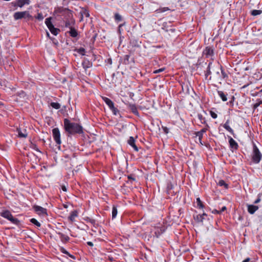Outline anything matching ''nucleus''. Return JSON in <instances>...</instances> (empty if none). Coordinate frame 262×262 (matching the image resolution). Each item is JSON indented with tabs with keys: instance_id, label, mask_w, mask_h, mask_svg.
I'll return each mask as SVG.
<instances>
[{
	"instance_id": "2",
	"label": "nucleus",
	"mask_w": 262,
	"mask_h": 262,
	"mask_svg": "<svg viewBox=\"0 0 262 262\" xmlns=\"http://www.w3.org/2000/svg\"><path fill=\"white\" fill-rule=\"evenodd\" d=\"M0 215L3 217L7 219L13 224L18 225L19 224V221L17 219L13 217L10 211L8 210H3L1 212Z\"/></svg>"
},
{
	"instance_id": "9",
	"label": "nucleus",
	"mask_w": 262,
	"mask_h": 262,
	"mask_svg": "<svg viewBox=\"0 0 262 262\" xmlns=\"http://www.w3.org/2000/svg\"><path fill=\"white\" fill-rule=\"evenodd\" d=\"M213 53V50L211 47H207L203 51V54L206 57L212 56Z\"/></svg>"
},
{
	"instance_id": "22",
	"label": "nucleus",
	"mask_w": 262,
	"mask_h": 262,
	"mask_svg": "<svg viewBox=\"0 0 262 262\" xmlns=\"http://www.w3.org/2000/svg\"><path fill=\"white\" fill-rule=\"evenodd\" d=\"M129 58H130L129 55H125L123 57V59H122L121 60V62L124 64H125V65L128 64L130 63Z\"/></svg>"
},
{
	"instance_id": "42",
	"label": "nucleus",
	"mask_w": 262,
	"mask_h": 262,
	"mask_svg": "<svg viewBox=\"0 0 262 262\" xmlns=\"http://www.w3.org/2000/svg\"><path fill=\"white\" fill-rule=\"evenodd\" d=\"M210 114L211 117L213 118V119H216L217 117V114L213 111H210Z\"/></svg>"
},
{
	"instance_id": "15",
	"label": "nucleus",
	"mask_w": 262,
	"mask_h": 262,
	"mask_svg": "<svg viewBox=\"0 0 262 262\" xmlns=\"http://www.w3.org/2000/svg\"><path fill=\"white\" fill-rule=\"evenodd\" d=\"M102 100L105 102V103L108 105L109 108L113 107V106L114 105V102L108 98L102 96L101 97Z\"/></svg>"
},
{
	"instance_id": "51",
	"label": "nucleus",
	"mask_w": 262,
	"mask_h": 262,
	"mask_svg": "<svg viewBox=\"0 0 262 262\" xmlns=\"http://www.w3.org/2000/svg\"><path fill=\"white\" fill-rule=\"evenodd\" d=\"M259 93H260V92H256L255 93L252 94V95L253 96H256L258 95Z\"/></svg>"
},
{
	"instance_id": "55",
	"label": "nucleus",
	"mask_w": 262,
	"mask_h": 262,
	"mask_svg": "<svg viewBox=\"0 0 262 262\" xmlns=\"http://www.w3.org/2000/svg\"><path fill=\"white\" fill-rule=\"evenodd\" d=\"M47 35L48 37H49V36H50V34L48 32H47Z\"/></svg>"
},
{
	"instance_id": "38",
	"label": "nucleus",
	"mask_w": 262,
	"mask_h": 262,
	"mask_svg": "<svg viewBox=\"0 0 262 262\" xmlns=\"http://www.w3.org/2000/svg\"><path fill=\"white\" fill-rule=\"evenodd\" d=\"M30 148L32 149H33L38 152H40V150L38 149L37 145L35 144L31 143V144L30 145Z\"/></svg>"
},
{
	"instance_id": "29",
	"label": "nucleus",
	"mask_w": 262,
	"mask_h": 262,
	"mask_svg": "<svg viewBox=\"0 0 262 262\" xmlns=\"http://www.w3.org/2000/svg\"><path fill=\"white\" fill-rule=\"evenodd\" d=\"M262 104V100L258 99L256 100V102L253 105V108L254 110H256L258 106Z\"/></svg>"
},
{
	"instance_id": "21",
	"label": "nucleus",
	"mask_w": 262,
	"mask_h": 262,
	"mask_svg": "<svg viewBox=\"0 0 262 262\" xmlns=\"http://www.w3.org/2000/svg\"><path fill=\"white\" fill-rule=\"evenodd\" d=\"M78 215V212L76 210H74L70 213L68 219L72 222L75 221V217Z\"/></svg>"
},
{
	"instance_id": "44",
	"label": "nucleus",
	"mask_w": 262,
	"mask_h": 262,
	"mask_svg": "<svg viewBox=\"0 0 262 262\" xmlns=\"http://www.w3.org/2000/svg\"><path fill=\"white\" fill-rule=\"evenodd\" d=\"M127 178L129 180H132V181L136 180V178H135V176L133 174L128 176Z\"/></svg>"
},
{
	"instance_id": "31",
	"label": "nucleus",
	"mask_w": 262,
	"mask_h": 262,
	"mask_svg": "<svg viewBox=\"0 0 262 262\" xmlns=\"http://www.w3.org/2000/svg\"><path fill=\"white\" fill-rule=\"evenodd\" d=\"M118 211L117 207L115 206H113L112 208V219H115L117 215Z\"/></svg>"
},
{
	"instance_id": "37",
	"label": "nucleus",
	"mask_w": 262,
	"mask_h": 262,
	"mask_svg": "<svg viewBox=\"0 0 262 262\" xmlns=\"http://www.w3.org/2000/svg\"><path fill=\"white\" fill-rule=\"evenodd\" d=\"M110 110L112 111L113 114L115 115H117L119 113V110L116 108L114 105L113 106V107L110 108Z\"/></svg>"
},
{
	"instance_id": "43",
	"label": "nucleus",
	"mask_w": 262,
	"mask_h": 262,
	"mask_svg": "<svg viewBox=\"0 0 262 262\" xmlns=\"http://www.w3.org/2000/svg\"><path fill=\"white\" fill-rule=\"evenodd\" d=\"M164 70H165V68H161V69L156 70L155 71H154V73H155V74L159 73L164 71Z\"/></svg>"
},
{
	"instance_id": "20",
	"label": "nucleus",
	"mask_w": 262,
	"mask_h": 262,
	"mask_svg": "<svg viewBox=\"0 0 262 262\" xmlns=\"http://www.w3.org/2000/svg\"><path fill=\"white\" fill-rule=\"evenodd\" d=\"M224 128L230 133L231 134L234 135L233 130L229 126V121L227 120L223 125Z\"/></svg>"
},
{
	"instance_id": "26",
	"label": "nucleus",
	"mask_w": 262,
	"mask_h": 262,
	"mask_svg": "<svg viewBox=\"0 0 262 262\" xmlns=\"http://www.w3.org/2000/svg\"><path fill=\"white\" fill-rule=\"evenodd\" d=\"M74 24V21L72 20H66L64 23V26L66 28H69V29L73 27V25Z\"/></svg>"
},
{
	"instance_id": "1",
	"label": "nucleus",
	"mask_w": 262,
	"mask_h": 262,
	"mask_svg": "<svg viewBox=\"0 0 262 262\" xmlns=\"http://www.w3.org/2000/svg\"><path fill=\"white\" fill-rule=\"evenodd\" d=\"M64 127L66 131L71 135L83 133L82 126L76 123L71 122L68 119H64Z\"/></svg>"
},
{
	"instance_id": "53",
	"label": "nucleus",
	"mask_w": 262,
	"mask_h": 262,
	"mask_svg": "<svg viewBox=\"0 0 262 262\" xmlns=\"http://www.w3.org/2000/svg\"><path fill=\"white\" fill-rule=\"evenodd\" d=\"M62 190L64 191H67V189L66 188L65 186H63L62 188Z\"/></svg>"
},
{
	"instance_id": "7",
	"label": "nucleus",
	"mask_w": 262,
	"mask_h": 262,
	"mask_svg": "<svg viewBox=\"0 0 262 262\" xmlns=\"http://www.w3.org/2000/svg\"><path fill=\"white\" fill-rule=\"evenodd\" d=\"M209 127L208 125L207 124L206 127H204L200 131L195 133L196 136L198 137L199 142L201 145H203V143L202 142L203 134L206 132Z\"/></svg>"
},
{
	"instance_id": "39",
	"label": "nucleus",
	"mask_w": 262,
	"mask_h": 262,
	"mask_svg": "<svg viewBox=\"0 0 262 262\" xmlns=\"http://www.w3.org/2000/svg\"><path fill=\"white\" fill-rule=\"evenodd\" d=\"M35 18H36V19H37L38 20H43V19L44 17H43V15H42V13H38L37 14V16H36V17H35Z\"/></svg>"
},
{
	"instance_id": "6",
	"label": "nucleus",
	"mask_w": 262,
	"mask_h": 262,
	"mask_svg": "<svg viewBox=\"0 0 262 262\" xmlns=\"http://www.w3.org/2000/svg\"><path fill=\"white\" fill-rule=\"evenodd\" d=\"M53 137L56 143L60 145L61 143L60 139V133L58 128H54L52 129Z\"/></svg>"
},
{
	"instance_id": "4",
	"label": "nucleus",
	"mask_w": 262,
	"mask_h": 262,
	"mask_svg": "<svg viewBox=\"0 0 262 262\" xmlns=\"http://www.w3.org/2000/svg\"><path fill=\"white\" fill-rule=\"evenodd\" d=\"M262 158V155L259 151L257 147L254 145L253 146V150L252 154V161L255 163H258L261 160Z\"/></svg>"
},
{
	"instance_id": "14",
	"label": "nucleus",
	"mask_w": 262,
	"mask_h": 262,
	"mask_svg": "<svg viewBox=\"0 0 262 262\" xmlns=\"http://www.w3.org/2000/svg\"><path fill=\"white\" fill-rule=\"evenodd\" d=\"M57 234L59 235L60 239L62 243H65L69 241L70 237L68 235L61 232H58Z\"/></svg>"
},
{
	"instance_id": "36",
	"label": "nucleus",
	"mask_w": 262,
	"mask_h": 262,
	"mask_svg": "<svg viewBox=\"0 0 262 262\" xmlns=\"http://www.w3.org/2000/svg\"><path fill=\"white\" fill-rule=\"evenodd\" d=\"M115 20L117 21H120L122 20V16L119 13L115 14Z\"/></svg>"
},
{
	"instance_id": "48",
	"label": "nucleus",
	"mask_w": 262,
	"mask_h": 262,
	"mask_svg": "<svg viewBox=\"0 0 262 262\" xmlns=\"http://www.w3.org/2000/svg\"><path fill=\"white\" fill-rule=\"evenodd\" d=\"M226 209H227V208L226 206H223L220 211H221V212H222L224 211L225 210H226Z\"/></svg>"
},
{
	"instance_id": "18",
	"label": "nucleus",
	"mask_w": 262,
	"mask_h": 262,
	"mask_svg": "<svg viewBox=\"0 0 262 262\" xmlns=\"http://www.w3.org/2000/svg\"><path fill=\"white\" fill-rule=\"evenodd\" d=\"M30 3V0H18L17 2V5L20 7H23L25 5H29Z\"/></svg>"
},
{
	"instance_id": "5",
	"label": "nucleus",
	"mask_w": 262,
	"mask_h": 262,
	"mask_svg": "<svg viewBox=\"0 0 262 262\" xmlns=\"http://www.w3.org/2000/svg\"><path fill=\"white\" fill-rule=\"evenodd\" d=\"M34 211L40 217H45L48 216L47 210L40 206L35 205L33 206Z\"/></svg>"
},
{
	"instance_id": "45",
	"label": "nucleus",
	"mask_w": 262,
	"mask_h": 262,
	"mask_svg": "<svg viewBox=\"0 0 262 262\" xmlns=\"http://www.w3.org/2000/svg\"><path fill=\"white\" fill-rule=\"evenodd\" d=\"M261 201L260 195L258 194L257 199L254 202V204H257Z\"/></svg>"
},
{
	"instance_id": "47",
	"label": "nucleus",
	"mask_w": 262,
	"mask_h": 262,
	"mask_svg": "<svg viewBox=\"0 0 262 262\" xmlns=\"http://www.w3.org/2000/svg\"><path fill=\"white\" fill-rule=\"evenodd\" d=\"M163 130L165 134H167L168 133L169 129L167 127H162Z\"/></svg>"
},
{
	"instance_id": "25",
	"label": "nucleus",
	"mask_w": 262,
	"mask_h": 262,
	"mask_svg": "<svg viewBox=\"0 0 262 262\" xmlns=\"http://www.w3.org/2000/svg\"><path fill=\"white\" fill-rule=\"evenodd\" d=\"M70 30L69 31V34L70 36L72 37H77V36L78 35V33L76 30L73 27L70 28Z\"/></svg>"
},
{
	"instance_id": "27",
	"label": "nucleus",
	"mask_w": 262,
	"mask_h": 262,
	"mask_svg": "<svg viewBox=\"0 0 262 262\" xmlns=\"http://www.w3.org/2000/svg\"><path fill=\"white\" fill-rule=\"evenodd\" d=\"M196 203L197 205V207L200 209H203L204 207V206L200 198H198L196 199Z\"/></svg>"
},
{
	"instance_id": "13",
	"label": "nucleus",
	"mask_w": 262,
	"mask_h": 262,
	"mask_svg": "<svg viewBox=\"0 0 262 262\" xmlns=\"http://www.w3.org/2000/svg\"><path fill=\"white\" fill-rule=\"evenodd\" d=\"M16 131L18 133V137L25 138L27 137L28 134L26 129H24L22 130L20 128H17Z\"/></svg>"
},
{
	"instance_id": "40",
	"label": "nucleus",
	"mask_w": 262,
	"mask_h": 262,
	"mask_svg": "<svg viewBox=\"0 0 262 262\" xmlns=\"http://www.w3.org/2000/svg\"><path fill=\"white\" fill-rule=\"evenodd\" d=\"M168 10H169V9L168 8V7H163V8H161L160 9H159L158 10V12H164L166 11H168Z\"/></svg>"
},
{
	"instance_id": "49",
	"label": "nucleus",
	"mask_w": 262,
	"mask_h": 262,
	"mask_svg": "<svg viewBox=\"0 0 262 262\" xmlns=\"http://www.w3.org/2000/svg\"><path fill=\"white\" fill-rule=\"evenodd\" d=\"M87 244L91 247H92L94 245L93 243L92 242H88Z\"/></svg>"
},
{
	"instance_id": "3",
	"label": "nucleus",
	"mask_w": 262,
	"mask_h": 262,
	"mask_svg": "<svg viewBox=\"0 0 262 262\" xmlns=\"http://www.w3.org/2000/svg\"><path fill=\"white\" fill-rule=\"evenodd\" d=\"M52 17H50L46 19L45 24L52 34L56 36L60 32V30L54 27L51 22Z\"/></svg>"
},
{
	"instance_id": "28",
	"label": "nucleus",
	"mask_w": 262,
	"mask_h": 262,
	"mask_svg": "<svg viewBox=\"0 0 262 262\" xmlns=\"http://www.w3.org/2000/svg\"><path fill=\"white\" fill-rule=\"evenodd\" d=\"M211 64H212V62H210L208 65L207 70L205 73L206 78H207L209 75H210L211 74V72L210 71Z\"/></svg>"
},
{
	"instance_id": "24",
	"label": "nucleus",
	"mask_w": 262,
	"mask_h": 262,
	"mask_svg": "<svg viewBox=\"0 0 262 262\" xmlns=\"http://www.w3.org/2000/svg\"><path fill=\"white\" fill-rule=\"evenodd\" d=\"M129 108L132 112L136 116H139V112L137 110V108L135 104H130L129 105Z\"/></svg>"
},
{
	"instance_id": "30",
	"label": "nucleus",
	"mask_w": 262,
	"mask_h": 262,
	"mask_svg": "<svg viewBox=\"0 0 262 262\" xmlns=\"http://www.w3.org/2000/svg\"><path fill=\"white\" fill-rule=\"evenodd\" d=\"M217 185L220 186H223L225 188H228V185L223 180H220L217 183Z\"/></svg>"
},
{
	"instance_id": "8",
	"label": "nucleus",
	"mask_w": 262,
	"mask_h": 262,
	"mask_svg": "<svg viewBox=\"0 0 262 262\" xmlns=\"http://www.w3.org/2000/svg\"><path fill=\"white\" fill-rule=\"evenodd\" d=\"M25 17H31L28 11L17 12L14 14V18L15 20L21 19Z\"/></svg>"
},
{
	"instance_id": "34",
	"label": "nucleus",
	"mask_w": 262,
	"mask_h": 262,
	"mask_svg": "<svg viewBox=\"0 0 262 262\" xmlns=\"http://www.w3.org/2000/svg\"><path fill=\"white\" fill-rule=\"evenodd\" d=\"M262 13L261 10H253L251 11V15L253 16H256L258 15H260Z\"/></svg>"
},
{
	"instance_id": "54",
	"label": "nucleus",
	"mask_w": 262,
	"mask_h": 262,
	"mask_svg": "<svg viewBox=\"0 0 262 262\" xmlns=\"http://www.w3.org/2000/svg\"><path fill=\"white\" fill-rule=\"evenodd\" d=\"M124 25V24H120L119 26V30H120V28Z\"/></svg>"
},
{
	"instance_id": "33",
	"label": "nucleus",
	"mask_w": 262,
	"mask_h": 262,
	"mask_svg": "<svg viewBox=\"0 0 262 262\" xmlns=\"http://www.w3.org/2000/svg\"><path fill=\"white\" fill-rule=\"evenodd\" d=\"M50 105L54 108L58 110L60 108V104L58 102H51Z\"/></svg>"
},
{
	"instance_id": "41",
	"label": "nucleus",
	"mask_w": 262,
	"mask_h": 262,
	"mask_svg": "<svg viewBox=\"0 0 262 262\" xmlns=\"http://www.w3.org/2000/svg\"><path fill=\"white\" fill-rule=\"evenodd\" d=\"M78 52L79 54L83 55H84L85 52V49L84 48H81L78 49Z\"/></svg>"
},
{
	"instance_id": "16",
	"label": "nucleus",
	"mask_w": 262,
	"mask_h": 262,
	"mask_svg": "<svg viewBox=\"0 0 262 262\" xmlns=\"http://www.w3.org/2000/svg\"><path fill=\"white\" fill-rule=\"evenodd\" d=\"M220 69H221V76L220 78V81L219 82V83H222L221 81L227 78L228 77V76L227 74L224 70L223 67L222 66H220Z\"/></svg>"
},
{
	"instance_id": "56",
	"label": "nucleus",
	"mask_w": 262,
	"mask_h": 262,
	"mask_svg": "<svg viewBox=\"0 0 262 262\" xmlns=\"http://www.w3.org/2000/svg\"><path fill=\"white\" fill-rule=\"evenodd\" d=\"M216 74H217V75H220V72H217L216 73Z\"/></svg>"
},
{
	"instance_id": "10",
	"label": "nucleus",
	"mask_w": 262,
	"mask_h": 262,
	"mask_svg": "<svg viewBox=\"0 0 262 262\" xmlns=\"http://www.w3.org/2000/svg\"><path fill=\"white\" fill-rule=\"evenodd\" d=\"M259 207L258 206L253 205H247V210L248 212L251 214H254L258 209Z\"/></svg>"
},
{
	"instance_id": "50",
	"label": "nucleus",
	"mask_w": 262,
	"mask_h": 262,
	"mask_svg": "<svg viewBox=\"0 0 262 262\" xmlns=\"http://www.w3.org/2000/svg\"><path fill=\"white\" fill-rule=\"evenodd\" d=\"M250 260V258L248 257V258H246L245 260H244L243 261V262H249Z\"/></svg>"
},
{
	"instance_id": "17",
	"label": "nucleus",
	"mask_w": 262,
	"mask_h": 262,
	"mask_svg": "<svg viewBox=\"0 0 262 262\" xmlns=\"http://www.w3.org/2000/svg\"><path fill=\"white\" fill-rule=\"evenodd\" d=\"M128 143L134 148L135 150L138 151V148L137 146L135 144V140L134 137H130L129 140H128Z\"/></svg>"
},
{
	"instance_id": "19",
	"label": "nucleus",
	"mask_w": 262,
	"mask_h": 262,
	"mask_svg": "<svg viewBox=\"0 0 262 262\" xmlns=\"http://www.w3.org/2000/svg\"><path fill=\"white\" fill-rule=\"evenodd\" d=\"M217 94L222 101H226L227 100V94L224 93L223 91L217 90Z\"/></svg>"
},
{
	"instance_id": "12",
	"label": "nucleus",
	"mask_w": 262,
	"mask_h": 262,
	"mask_svg": "<svg viewBox=\"0 0 262 262\" xmlns=\"http://www.w3.org/2000/svg\"><path fill=\"white\" fill-rule=\"evenodd\" d=\"M229 143L231 148L237 149L238 145L237 143L231 137H229Z\"/></svg>"
},
{
	"instance_id": "11",
	"label": "nucleus",
	"mask_w": 262,
	"mask_h": 262,
	"mask_svg": "<svg viewBox=\"0 0 262 262\" xmlns=\"http://www.w3.org/2000/svg\"><path fill=\"white\" fill-rule=\"evenodd\" d=\"M207 215L205 213H203L202 214H198L195 216H194L195 221L198 223H203L205 217L207 216Z\"/></svg>"
},
{
	"instance_id": "52",
	"label": "nucleus",
	"mask_w": 262,
	"mask_h": 262,
	"mask_svg": "<svg viewBox=\"0 0 262 262\" xmlns=\"http://www.w3.org/2000/svg\"><path fill=\"white\" fill-rule=\"evenodd\" d=\"M84 15L85 16V17H89V14L87 12H84Z\"/></svg>"
},
{
	"instance_id": "46",
	"label": "nucleus",
	"mask_w": 262,
	"mask_h": 262,
	"mask_svg": "<svg viewBox=\"0 0 262 262\" xmlns=\"http://www.w3.org/2000/svg\"><path fill=\"white\" fill-rule=\"evenodd\" d=\"M212 213L213 214H220L221 213V211H220L216 209H213L212 211Z\"/></svg>"
},
{
	"instance_id": "35",
	"label": "nucleus",
	"mask_w": 262,
	"mask_h": 262,
	"mask_svg": "<svg viewBox=\"0 0 262 262\" xmlns=\"http://www.w3.org/2000/svg\"><path fill=\"white\" fill-rule=\"evenodd\" d=\"M198 117L199 119L201 121L202 123H204V124L206 123L205 118L204 117H203L202 115L198 114Z\"/></svg>"
},
{
	"instance_id": "23",
	"label": "nucleus",
	"mask_w": 262,
	"mask_h": 262,
	"mask_svg": "<svg viewBox=\"0 0 262 262\" xmlns=\"http://www.w3.org/2000/svg\"><path fill=\"white\" fill-rule=\"evenodd\" d=\"M60 251L63 254L68 255L70 257L72 258L73 259H75V256L71 254L68 251H67L63 247L60 248Z\"/></svg>"
},
{
	"instance_id": "57",
	"label": "nucleus",
	"mask_w": 262,
	"mask_h": 262,
	"mask_svg": "<svg viewBox=\"0 0 262 262\" xmlns=\"http://www.w3.org/2000/svg\"><path fill=\"white\" fill-rule=\"evenodd\" d=\"M260 93L262 92V89L259 91Z\"/></svg>"
},
{
	"instance_id": "32",
	"label": "nucleus",
	"mask_w": 262,
	"mask_h": 262,
	"mask_svg": "<svg viewBox=\"0 0 262 262\" xmlns=\"http://www.w3.org/2000/svg\"><path fill=\"white\" fill-rule=\"evenodd\" d=\"M30 222L37 226V227H40L41 226L40 223L37 221L35 219L32 218L30 220Z\"/></svg>"
}]
</instances>
